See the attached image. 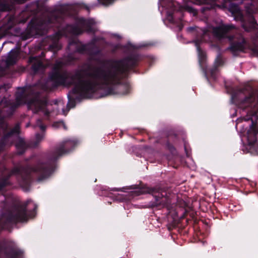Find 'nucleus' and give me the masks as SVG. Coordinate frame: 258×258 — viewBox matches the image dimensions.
Wrapping results in <instances>:
<instances>
[{
	"label": "nucleus",
	"mask_w": 258,
	"mask_h": 258,
	"mask_svg": "<svg viewBox=\"0 0 258 258\" xmlns=\"http://www.w3.org/2000/svg\"><path fill=\"white\" fill-rule=\"evenodd\" d=\"M122 71L119 66L101 71L96 76H77L74 82L75 93L87 96L96 89V82L105 84H115L118 81V74Z\"/></svg>",
	"instance_id": "1"
},
{
	"label": "nucleus",
	"mask_w": 258,
	"mask_h": 258,
	"mask_svg": "<svg viewBox=\"0 0 258 258\" xmlns=\"http://www.w3.org/2000/svg\"><path fill=\"white\" fill-rule=\"evenodd\" d=\"M28 106L29 109L32 110L34 112L41 111L45 114L48 113L45 108L47 106L45 101L35 99L28 102Z\"/></svg>",
	"instance_id": "2"
},
{
	"label": "nucleus",
	"mask_w": 258,
	"mask_h": 258,
	"mask_svg": "<svg viewBox=\"0 0 258 258\" xmlns=\"http://www.w3.org/2000/svg\"><path fill=\"white\" fill-rule=\"evenodd\" d=\"M29 218L26 212L25 207H21L17 209L14 212L12 220L16 222H24L27 221Z\"/></svg>",
	"instance_id": "3"
},
{
	"label": "nucleus",
	"mask_w": 258,
	"mask_h": 258,
	"mask_svg": "<svg viewBox=\"0 0 258 258\" xmlns=\"http://www.w3.org/2000/svg\"><path fill=\"white\" fill-rule=\"evenodd\" d=\"M232 27V26L228 25H221L219 27L214 28L213 29V32L215 35L218 37H222L227 31L229 30Z\"/></svg>",
	"instance_id": "4"
},
{
	"label": "nucleus",
	"mask_w": 258,
	"mask_h": 258,
	"mask_svg": "<svg viewBox=\"0 0 258 258\" xmlns=\"http://www.w3.org/2000/svg\"><path fill=\"white\" fill-rule=\"evenodd\" d=\"M18 56L17 50H12L7 59V63L8 64H12L15 63Z\"/></svg>",
	"instance_id": "5"
},
{
	"label": "nucleus",
	"mask_w": 258,
	"mask_h": 258,
	"mask_svg": "<svg viewBox=\"0 0 258 258\" xmlns=\"http://www.w3.org/2000/svg\"><path fill=\"white\" fill-rule=\"evenodd\" d=\"M254 26V22L253 20H252V22H250V23L249 24V28H247L245 25H243V28L246 30V31H250L251 30Z\"/></svg>",
	"instance_id": "6"
},
{
	"label": "nucleus",
	"mask_w": 258,
	"mask_h": 258,
	"mask_svg": "<svg viewBox=\"0 0 258 258\" xmlns=\"http://www.w3.org/2000/svg\"><path fill=\"white\" fill-rule=\"evenodd\" d=\"M195 44L197 46V50L198 51V53H199V55L200 57H204V53L201 51L198 45H199V42L198 41H195Z\"/></svg>",
	"instance_id": "7"
},
{
	"label": "nucleus",
	"mask_w": 258,
	"mask_h": 258,
	"mask_svg": "<svg viewBox=\"0 0 258 258\" xmlns=\"http://www.w3.org/2000/svg\"><path fill=\"white\" fill-rule=\"evenodd\" d=\"M19 129H20L19 126V125H16L13 128V130L12 131L11 134H18V133H19Z\"/></svg>",
	"instance_id": "8"
},
{
	"label": "nucleus",
	"mask_w": 258,
	"mask_h": 258,
	"mask_svg": "<svg viewBox=\"0 0 258 258\" xmlns=\"http://www.w3.org/2000/svg\"><path fill=\"white\" fill-rule=\"evenodd\" d=\"M7 106V104H6V101L5 100H3L1 103H0V109L3 107Z\"/></svg>",
	"instance_id": "9"
},
{
	"label": "nucleus",
	"mask_w": 258,
	"mask_h": 258,
	"mask_svg": "<svg viewBox=\"0 0 258 258\" xmlns=\"http://www.w3.org/2000/svg\"><path fill=\"white\" fill-rule=\"evenodd\" d=\"M252 116H255L256 117H258V109L257 111H255L252 114Z\"/></svg>",
	"instance_id": "10"
},
{
	"label": "nucleus",
	"mask_w": 258,
	"mask_h": 258,
	"mask_svg": "<svg viewBox=\"0 0 258 258\" xmlns=\"http://www.w3.org/2000/svg\"><path fill=\"white\" fill-rule=\"evenodd\" d=\"M1 188H2V186H0V190L1 189ZM3 198H4V197H3V195H0V199H1V200H3Z\"/></svg>",
	"instance_id": "11"
},
{
	"label": "nucleus",
	"mask_w": 258,
	"mask_h": 258,
	"mask_svg": "<svg viewBox=\"0 0 258 258\" xmlns=\"http://www.w3.org/2000/svg\"><path fill=\"white\" fill-rule=\"evenodd\" d=\"M114 94V92H110L109 93H108V94Z\"/></svg>",
	"instance_id": "12"
},
{
	"label": "nucleus",
	"mask_w": 258,
	"mask_h": 258,
	"mask_svg": "<svg viewBox=\"0 0 258 258\" xmlns=\"http://www.w3.org/2000/svg\"><path fill=\"white\" fill-rule=\"evenodd\" d=\"M2 10H7V8H3Z\"/></svg>",
	"instance_id": "13"
},
{
	"label": "nucleus",
	"mask_w": 258,
	"mask_h": 258,
	"mask_svg": "<svg viewBox=\"0 0 258 258\" xmlns=\"http://www.w3.org/2000/svg\"><path fill=\"white\" fill-rule=\"evenodd\" d=\"M121 88H122V86H119V87H118V89H119V90H120V89H121Z\"/></svg>",
	"instance_id": "14"
},
{
	"label": "nucleus",
	"mask_w": 258,
	"mask_h": 258,
	"mask_svg": "<svg viewBox=\"0 0 258 258\" xmlns=\"http://www.w3.org/2000/svg\"><path fill=\"white\" fill-rule=\"evenodd\" d=\"M59 104H62V102H61V101H59Z\"/></svg>",
	"instance_id": "15"
},
{
	"label": "nucleus",
	"mask_w": 258,
	"mask_h": 258,
	"mask_svg": "<svg viewBox=\"0 0 258 258\" xmlns=\"http://www.w3.org/2000/svg\"><path fill=\"white\" fill-rule=\"evenodd\" d=\"M43 172L44 173V172H46V170L45 169V170H44L43 171Z\"/></svg>",
	"instance_id": "16"
},
{
	"label": "nucleus",
	"mask_w": 258,
	"mask_h": 258,
	"mask_svg": "<svg viewBox=\"0 0 258 258\" xmlns=\"http://www.w3.org/2000/svg\"><path fill=\"white\" fill-rule=\"evenodd\" d=\"M21 102H18V104H21Z\"/></svg>",
	"instance_id": "17"
},
{
	"label": "nucleus",
	"mask_w": 258,
	"mask_h": 258,
	"mask_svg": "<svg viewBox=\"0 0 258 258\" xmlns=\"http://www.w3.org/2000/svg\"><path fill=\"white\" fill-rule=\"evenodd\" d=\"M19 3H22L23 2L22 1H19Z\"/></svg>",
	"instance_id": "18"
}]
</instances>
